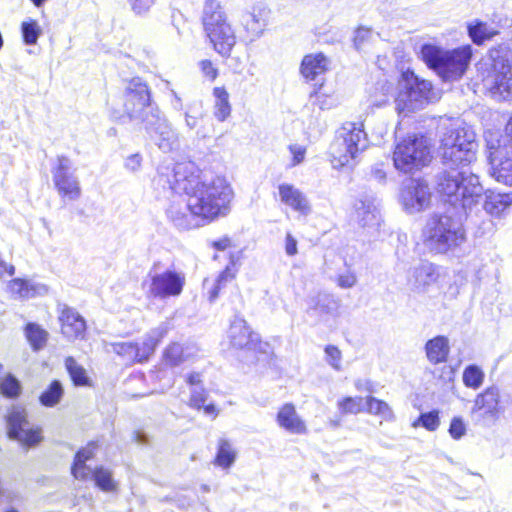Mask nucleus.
Segmentation results:
<instances>
[{
    "label": "nucleus",
    "instance_id": "obj_21",
    "mask_svg": "<svg viewBox=\"0 0 512 512\" xmlns=\"http://www.w3.org/2000/svg\"><path fill=\"white\" fill-rule=\"evenodd\" d=\"M198 352L199 348L194 343L173 342L164 350L163 360L166 365L176 367L193 361L197 357Z\"/></svg>",
    "mask_w": 512,
    "mask_h": 512
},
{
    "label": "nucleus",
    "instance_id": "obj_31",
    "mask_svg": "<svg viewBox=\"0 0 512 512\" xmlns=\"http://www.w3.org/2000/svg\"><path fill=\"white\" fill-rule=\"evenodd\" d=\"M341 144V141L335 137L329 147L330 161L333 168L336 169L351 165L357 158L354 152Z\"/></svg>",
    "mask_w": 512,
    "mask_h": 512
},
{
    "label": "nucleus",
    "instance_id": "obj_64",
    "mask_svg": "<svg viewBox=\"0 0 512 512\" xmlns=\"http://www.w3.org/2000/svg\"><path fill=\"white\" fill-rule=\"evenodd\" d=\"M355 387L358 391L373 392V385L369 380L359 379L355 381Z\"/></svg>",
    "mask_w": 512,
    "mask_h": 512
},
{
    "label": "nucleus",
    "instance_id": "obj_13",
    "mask_svg": "<svg viewBox=\"0 0 512 512\" xmlns=\"http://www.w3.org/2000/svg\"><path fill=\"white\" fill-rule=\"evenodd\" d=\"M8 436L26 446H33L42 440L39 429H33L27 420L24 408L14 406L7 417Z\"/></svg>",
    "mask_w": 512,
    "mask_h": 512
},
{
    "label": "nucleus",
    "instance_id": "obj_2",
    "mask_svg": "<svg viewBox=\"0 0 512 512\" xmlns=\"http://www.w3.org/2000/svg\"><path fill=\"white\" fill-rule=\"evenodd\" d=\"M475 134L462 123L453 122L445 128L441 138L440 153L448 168L437 178V190L454 209L466 214L478 204L484 189L479 177L468 165L476 158Z\"/></svg>",
    "mask_w": 512,
    "mask_h": 512
},
{
    "label": "nucleus",
    "instance_id": "obj_29",
    "mask_svg": "<svg viewBox=\"0 0 512 512\" xmlns=\"http://www.w3.org/2000/svg\"><path fill=\"white\" fill-rule=\"evenodd\" d=\"M329 60L323 53L308 54L301 63L300 71L307 80H315L317 76L328 70Z\"/></svg>",
    "mask_w": 512,
    "mask_h": 512
},
{
    "label": "nucleus",
    "instance_id": "obj_28",
    "mask_svg": "<svg viewBox=\"0 0 512 512\" xmlns=\"http://www.w3.org/2000/svg\"><path fill=\"white\" fill-rule=\"evenodd\" d=\"M230 344L237 349L249 348L253 342V334L247 323L240 317H235L228 330Z\"/></svg>",
    "mask_w": 512,
    "mask_h": 512
},
{
    "label": "nucleus",
    "instance_id": "obj_34",
    "mask_svg": "<svg viewBox=\"0 0 512 512\" xmlns=\"http://www.w3.org/2000/svg\"><path fill=\"white\" fill-rule=\"evenodd\" d=\"M214 105L213 114L219 122H224L231 115V104L229 101V93L226 88L215 87L213 89Z\"/></svg>",
    "mask_w": 512,
    "mask_h": 512
},
{
    "label": "nucleus",
    "instance_id": "obj_54",
    "mask_svg": "<svg viewBox=\"0 0 512 512\" xmlns=\"http://www.w3.org/2000/svg\"><path fill=\"white\" fill-rule=\"evenodd\" d=\"M290 154L292 155V161L290 166L295 167L301 164L306 156V147L300 144H291L288 147Z\"/></svg>",
    "mask_w": 512,
    "mask_h": 512
},
{
    "label": "nucleus",
    "instance_id": "obj_50",
    "mask_svg": "<svg viewBox=\"0 0 512 512\" xmlns=\"http://www.w3.org/2000/svg\"><path fill=\"white\" fill-rule=\"evenodd\" d=\"M326 362L336 371L342 369V353L337 346L327 345L325 347Z\"/></svg>",
    "mask_w": 512,
    "mask_h": 512
},
{
    "label": "nucleus",
    "instance_id": "obj_25",
    "mask_svg": "<svg viewBox=\"0 0 512 512\" xmlns=\"http://www.w3.org/2000/svg\"><path fill=\"white\" fill-rule=\"evenodd\" d=\"M61 332L69 340L83 338L86 330L84 318L73 308H63L59 317Z\"/></svg>",
    "mask_w": 512,
    "mask_h": 512
},
{
    "label": "nucleus",
    "instance_id": "obj_35",
    "mask_svg": "<svg viewBox=\"0 0 512 512\" xmlns=\"http://www.w3.org/2000/svg\"><path fill=\"white\" fill-rule=\"evenodd\" d=\"M8 289L15 298L28 299L41 293L42 290H45V287L20 278H15L9 282Z\"/></svg>",
    "mask_w": 512,
    "mask_h": 512
},
{
    "label": "nucleus",
    "instance_id": "obj_12",
    "mask_svg": "<svg viewBox=\"0 0 512 512\" xmlns=\"http://www.w3.org/2000/svg\"><path fill=\"white\" fill-rule=\"evenodd\" d=\"M51 172L54 186L61 198L70 201L80 198V182L68 157L58 156L57 163L52 167Z\"/></svg>",
    "mask_w": 512,
    "mask_h": 512
},
{
    "label": "nucleus",
    "instance_id": "obj_32",
    "mask_svg": "<svg viewBox=\"0 0 512 512\" xmlns=\"http://www.w3.org/2000/svg\"><path fill=\"white\" fill-rule=\"evenodd\" d=\"M94 449L95 445L89 444L77 452L71 468L72 474L76 479L87 480L90 477L92 468L86 465V462L94 456Z\"/></svg>",
    "mask_w": 512,
    "mask_h": 512
},
{
    "label": "nucleus",
    "instance_id": "obj_62",
    "mask_svg": "<svg viewBox=\"0 0 512 512\" xmlns=\"http://www.w3.org/2000/svg\"><path fill=\"white\" fill-rule=\"evenodd\" d=\"M186 383L192 388L202 387V375L198 372H192L187 375Z\"/></svg>",
    "mask_w": 512,
    "mask_h": 512
},
{
    "label": "nucleus",
    "instance_id": "obj_14",
    "mask_svg": "<svg viewBox=\"0 0 512 512\" xmlns=\"http://www.w3.org/2000/svg\"><path fill=\"white\" fill-rule=\"evenodd\" d=\"M430 197L427 183L419 179H411L401 191V203L410 214L425 210L430 204Z\"/></svg>",
    "mask_w": 512,
    "mask_h": 512
},
{
    "label": "nucleus",
    "instance_id": "obj_1",
    "mask_svg": "<svg viewBox=\"0 0 512 512\" xmlns=\"http://www.w3.org/2000/svg\"><path fill=\"white\" fill-rule=\"evenodd\" d=\"M155 184L164 190L183 192L185 199H173L166 215L175 227L190 230L204 226L231 211L234 192L225 177L204 175L192 162L161 167Z\"/></svg>",
    "mask_w": 512,
    "mask_h": 512
},
{
    "label": "nucleus",
    "instance_id": "obj_9",
    "mask_svg": "<svg viewBox=\"0 0 512 512\" xmlns=\"http://www.w3.org/2000/svg\"><path fill=\"white\" fill-rule=\"evenodd\" d=\"M170 329V322L165 321L150 330L145 335L141 344L134 342H112L106 343V349L107 351L116 353L127 361L143 362L154 353L156 346L167 335Z\"/></svg>",
    "mask_w": 512,
    "mask_h": 512
},
{
    "label": "nucleus",
    "instance_id": "obj_33",
    "mask_svg": "<svg viewBox=\"0 0 512 512\" xmlns=\"http://www.w3.org/2000/svg\"><path fill=\"white\" fill-rule=\"evenodd\" d=\"M512 204V192L499 193L490 191L484 202L485 211L491 216H500Z\"/></svg>",
    "mask_w": 512,
    "mask_h": 512
},
{
    "label": "nucleus",
    "instance_id": "obj_4",
    "mask_svg": "<svg viewBox=\"0 0 512 512\" xmlns=\"http://www.w3.org/2000/svg\"><path fill=\"white\" fill-rule=\"evenodd\" d=\"M421 57L427 66L437 72L445 81L460 79L466 72L471 58L472 47L464 45L452 50H444L431 44L421 48Z\"/></svg>",
    "mask_w": 512,
    "mask_h": 512
},
{
    "label": "nucleus",
    "instance_id": "obj_53",
    "mask_svg": "<svg viewBox=\"0 0 512 512\" xmlns=\"http://www.w3.org/2000/svg\"><path fill=\"white\" fill-rule=\"evenodd\" d=\"M199 68L203 77L210 82L215 81L219 75L218 68L208 59L201 60L199 62Z\"/></svg>",
    "mask_w": 512,
    "mask_h": 512
},
{
    "label": "nucleus",
    "instance_id": "obj_3",
    "mask_svg": "<svg viewBox=\"0 0 512 512\" xmlns=\"http://www.w3.org/2000/svg\"><path fill=\"white\" fill-rule=\"evenodd\" d=\"M422 237L425 248L434 254L452 251L466 240L461 217L447 213L429 218Z\"/></svg>",
    "mask_w": 512,
    "mask_h": 512
},
{
    "label": "nucleus",
    "instance_id": "obj_38",
    "mask_svg": "<svg viewBox=\"0 0 512 512\" xmlns=\"http://www.w3.org/2000/svg\"><path fill=\"white\" fill-rule=\"evenodd\" d=\"M366 411L370 414L380 416L386 421H391L394 419V413L391 407L380 399H377L372 396H368L365 398Z\"/></svg>",
    "mask_w": 512,
    "mask_h": 512
},
{
    "label": "nucleus",
    "instance_id": "obj_8",
    "mask_svg": "<svg viewBox=\"0 0 512 512\" xmlns=\"http://www.w3.org/2000/svg\"><path fill=\"white\" fill-rule=\"evenodd\" d=\"M399 89L395 99L396 110L400 114H407L422 109L430 101L432 84L418 78L413 71L406 70L402 72Z\"/></svg>",
    "mask_w": 512,
    "mask_h": 512
},
{
    "label": "nucleus",
    "instance_id": "obj_20",
    "mask_svg": "<svg viewBox=\"0 0 512 512\" xmlns=\"http://www.w3.org/2000/svg\"><path fill=\"white\" fill-rule=\"evenodd\" d=\"M278 194L281 203L301 215L311 213V205L307 196L297 187L289 183H281L278 186Z\"/></svg>",
    "mask_w": 512,
    "mask_h": 512
},
{
    "label": "nucleus",
    "instance_id": "obj_27",
    "mask_svg": "<svg viewBox=\"0 0 512 512\" xmlns=\"http://www.w3.org/2000/svg\"><path fill=\"white\" fill-rule=\"evenodd\" d=\"M340 307V301L330 294H318L309 300L306 314L310 317H323L336 315Z\"/></svg>",
    "mask_w": 512,
    "mask_h": 512
},
{
    "label": "nucleus",
    "instance_id": "obj_26",
    "mask_svg": "<svg viewBox=\"0 0 512 512\" xmlns=\"http://www.w3.org/2000/svg\"><path fill=\"white\" fill-rule=\"evenodd\" d=\"M276 422L279 427L291 434L302 435L307 433V426L304 420L298 415L295 406L291 403H286L280 407L276 416Z\"/></svg>",
    "mask_w": 512,
    "mask_h": 512
},
{
    "label": "nucleus",
    "instance_id": "obj_15",
    "mask_svg": "<svg viewBox=\"0 0 512 512\" xmlns=\"http://www.w3.org/2000/svg\"><path fill=\"white\" fill-rule=\"evenodd\" d=\"M145 129L162 152L169 153L178 148V135L162 114L150 116Z\"/></svg>",
    "mask_w": 512,
    "mask_h": 512
},
{
    "label": "nucleus",
    "instance_id": "obj_23",
    "mask_svg": "<svg viewBox=\"0 0 512 512\" xmlns=\"http://www.w3.org/2000/svg\"><path fill=\"white\" fill-rule=\"evenodd\" d=\"M353 215L362 227H377L380 224L381 216L373 197L364 196L357 199Z\"/></svg>",
    "mask_w": 512,
    "mask_h": 512
},
{
    "label": "nucleus",
    "instance_id": "obj_47",
    "mask_svg": "<svg viewBox=\"0 0 512 512\" xmlns=\"http://www.w3.org/2000/svg\"><path fill=\"white\" fill-rule=\"evenodd\" d=\"M338 407L343 414H357L364 410V399L362 397H345L338 402Z\"/></svg>",
    "mask_w": 512,
    "mask_h": 512
},
{
    "label": "nucleus",
    "instance_id": "obj_43",
    "mask_svg": "<svg viewBox=\"0 0 512 512\" xmlns=\"http://www.w3.org/2000/svg\"><path fill=\"white\" fill-rule=\"evenodd\" d=\"M485 374L483 370L474 364L468 365L462 375L463 383L471 389H478L484 382Z\"/></svg>",
    "mask_w": 512,
    "mask_h": 512
},
{
    "label": "nucleus",
    "instance_id": "obj_5",
    "mask_svg": "<svg viewBox=\"0 0 512 512\" xmlns=\"http://www.w3.org/2000/svg\"><path fill=\"white\" fill-rule=\"evenodd\" d=\"M205 32L217 53L227 57L236 43L233 28L227 21L226 14L217 0H207L203 9Z\"/></svg>",
    "mask_w": 512,
    "mask_h": 512
},
{
    "label": "nucleus",
    "instance_id": "obj_55",
    "mask_svg": "<svg viewBox=\"0 0 512 512\" xmlns=\"http://www.w3.org/2000/svg\"><path fill=\"white\" fill-rule=\"evenodd\" d=\"M128 2L136 15L143 16L148 13L155 0H128Z\"/></svg>",
    "mask_w": 512,
    "mask_h": 512
},
{
    "label": "nucleus",
    "instance_id": "obj_30",
    "mask_svg": "<svg viewBox=\"0 0 512 512\" xmlns=\"http://www.w3.org/2000/svg\"><path fill=\"white\" fill-rule=\"evenodd\" d=\"M449 351V341L445 336H436L428 340L425 344L427 359L433 365L446 362Z\"/></svg>",
    "mask_w": 512,
    "mask_h": 512
},
{
    "label": "nucleus",
    "instance_id": "obj_57",
    "mask_svg": "<svg viewBox=\"0 0 512 512\" xmlns=\"http://www.w3.org/2000/svg\"><path fill=\"white\" fill-rule=\"evenodd\" d=\"M497 147L507 148L508 151L512 152V116L505 126V134L498 140Z\"/></svg>",
    "mask_w": 512,
    "mask_h": 512
},
{
    "label": "nucleus",
    "instance_id": "obj_46",
    "mask_svg": "<svg viewBox=\"0 0 512 512\" xmlns=\"http://www.w3.org/2000/svg\"><path fill=\"white\" fill-rule=\"evenodd\" d=\"M21 31L24 43L34 45L37 43L42 30L35 20L25 21L21 25Z\"/></svg>",
    "mask_w": 512,
    "mask_h": 512
},
{
    "label": "nucleus",
    "instance_id": "obj_39",
    "mask_svg": "<svg viewBox=\"0 0 512 512\" xmlns=\"http://www.w3.org/2000/svg\"><path fill=\"white\" fill-rule=\"evenodd\" d=\"M65 367L76 386H87L90 384L89 377L86 370L77 363L73 357H67L65 360Z\"/></svg>",
    "mask_w": 512,
    "mask_h": 512
},
{
    "label": "nucleus",
    "instance_id": "obj_61",
    "mask_svg": "<svg viewBox=\"0 0 512 512\" xmlns=\"http://www.w3.org/2000/svg\"><path fill=\"white\" fill-rule=\"evenodd\" d=\"M285 252L288 256H294L298 252L297 240L290 233L286 235Z\"/></svg>",
    "mask_w": 512,
    "mask_h": 512
},
{
    "label": "nucleus",
    "instance_id": "obj_58",
    "mask_svg": "<svg viewBox=\"0 0 512 512\" xmlns=\"http://www.w3.org/2000/svg\"><path fill=\"white\" fill-rule=\"evenodd\" d=\"M357 282L356 275L351 271H346L338 276L337 284L341 288L347 289L353 287Z\"/></svg>",
    "mask_w": 512,
    "mask_h": 512
},
{
    "label": "nucleus",
    "instance_id": "obj_16",
    "mask_svg": "<svg viewBox=\"0 0 512 512\" xmlns=\"http://www.w3.org/2000/svg\"><path fill=\"white\" fill-rule=\"evenodd\" d=\"M488 148L491 176L499 183L512 186V152L493 144Z\"/></svg>",
    "mask_w": 512,
    "mask_h": 512
},
{
    "label": "nucleus",
    "instance_id": "obj_51",
    "mask_svg": "<svg viewBox=\"0 0 512 512\" xmlns=\"http://www.w3.org/2000/svg\"><path fill=\"white\" fill-rule=\"evenodd\" d=\"M0 388L2 393L8 397H16L20 393V383L15 377L11 375L7 376L2 381Z\"/></svg>",
    "mask_w": 512,
    "mask_h": 512
},
{
    "label": "nucleus",
    "instance_id": "obj_6",
    "mask_svg": "<svg viewBox=\"0 0 512 512\" xmlns=\"http://www.w3.org/2000/svg\"><path fill=\"white\" fill-rule=\"evenodd\" d=\"M482 80L495 96L507 99L512 88L511 53L507 48L493 49L489 58L482 64Z\"/></svg>",
    "mask_w": 512,
    "mask_h": 512
},
{
    "label": "nucleus",
    "instance_id": "obj_63",
    "mask_svg": "<svg viewBox=\"0 0 512 512\" xmlns=\"http://www.w3.org/2000/svg\"><path fill=\"white\" fill-rule=\"evenodd\" d=\"M15 273V267L11 264H8L0 257V278L4 275L12 276Z\"/></svg>",
    "mask_w": 512,
    "mask_h": 512
},
{
    "label": "nucleus",
    "instance_id": "obj_42",
    "mask_svg": "<svg viewBox=\"0 0 512 512\" xmlns=\"http://www.w3.org/2000/svg\"><path fill=\"white\" fill-rule=\"evenodd\" d=\"M26 337L31 344L33 350L42 349L46 342L48 333L35 323H29L26 326Z\"/></svg>",
    "mask_w": 512,
    "mask_h": 512
},
{
    "label": "nucleus",
    "instance_id": "obj_40",
    "mask_svg": "<svg viewBox=\"0 0 512 512\" xmlns=\"http://www.w3.org/2000/svg\"><path fill=\"white\" fill-rule=\"evenodd\" d=\"M63 386L58 380L52 381L49 387L40 395V403L46 407H54L63 396Z\"/></svg>",
    "mask_w": 512,
    "mask_h": 512
},
{
    "label": "nucleus",
    "instance_id": "obj_59",
    "mask_svg": "<svg viewBox=\"0 0 512 512\" xmlns=\"http://www.w3.org/2000/svg\"><path fill=\"white\" fill-rule=\"evenodd\" d=\"M316 101L321 109H330L337 104L335 98L329 97L323 93L316 94Z\"/></svg>",
    "mask_w": 512,
    "mask_h": 512
},
{
    "label": "nucleus",
    "instance_id": "obj_49",
    "mask_svg": "<svg viewBox=\"0 0 512 512\" xmlns=\"http://www.w3.org/2000/svg\"><path fill=\"white\" fill-rule=\"evenodd\" d=\"M440 424L437 411L422 413L419 418L413 423L414 427L422 426L429 431H435Z\"/></svg>",
    "mask_w": 512,
    "mask_h": 512
},
{
    "label": "nucleus",
    "instance_id": "obj_11",
    "mask_svg": "<svg viewBox=\"0 0 512 512\" xmlns=\"http://www.w3.org/2000/svg\"><path fill=\"white\" fill-rule=\"evenodd\" d=\"M147 277L148 280L144 282V285H147V296L160 300L179 296L186 281L183 272L173 269L159 271L156 265L149 271Z\"/></svg>",
    "mask_w": 512,
    "mask_h": 512
},
{
    "label": "nucleus",
    "instance_id": "obj_45",
    "mask_svg": "<svg viewBox=\"0 0 512 512\" xmlns=\"http://www.w3.org/2000/svg\"><path fill=\"white\" fill-rule=\"evenodd\" d=\"M469 36L475 44H482L485 40L492 38L497 32L483 22H476L468 26Z\"/></svg>",
    "mask_w": 512,
    "mask_h": 512
},
{
    "label": "nucleus",
    "instance_id": "obj_37",
    "mask_svg": "<svg viewBox=\"0 0 512 512\" xmlns=\"http://www.w3.org/2000/svg\"><path fill=\"white\" fill-rule=\"evenodd\" d=\"M236 273L237 269L235 268L234 259L231 257L230 265L226 266V268L218 275L213 287L209 291V300L211 302L215 301L219 295L220 290L225 287L228 282L235 278Z\"/></svg>",
    "mask_w": 512,
    "mask_h": 512
},
{
    "label": "nucleus",
    "instance_id": "obj_60",
    "mask_svg": "<svg viewBox=\"0 0 512 512\" xmlns=\"http://www.w3.org/2000/svg\"><path fill=\"white\" fill-rule=\"evenodd\" d=\"M142 157L139 154H133L127 157L125 167L130 171H137L141 167Z\"/></svg>",
    "mask_w": 512,
    "mask_h": 512
},
{
    "label": "nucleus",
    "instance_id": "obj_17",
    "mask_svg": "<svg viewBox=\"0 0 512 512\" xmlns=\"http://www.w3.org/2000/svg\"><path fill=\"white\" fill-rule=\"evenodd\" d=\"M438 278V267L428 261H423L409 270L407 281L412 291L426 293Z\"/></svg>",
    "mask_w": 512,
    "mask_h": 512
},
{
    "label": "nucleus",
    "instance_id": "obj_18",
    "mask_svg": "<svg viewBox=\"0 0 512 512\" xmlns=\"http://www.w3.org/2000/svg\"><path fill=\"white\" fill-rule=\"evenodd\" d=\"M335 137L341 141V145L348 147L357 157L368 147L367 134L362 123H344L338 129Z\"/></svg>",
    "mask_w": 512,
    "mask_h": 512
},
{
    "label": "nucleus",
    "instance_id": "obj_10",
    "mask_svg": "<svg viewBox=\"0 0 512 512\" xmlns=\"http://www.w3.org/2000/svg\"><path fill=\"white\" fill-rule=\"evenodd\" d=\"M124 111L132 121H140L146 127L149 117L161 114L151 101L150 91L141 78H133L126 87Z\"/></svg>",
    "mask_w": 512,
    "mask_h": 512
},
{
    "label": "nucleus",
    "instance_id": "obj_48",
    "mask_svg": "<svg viewBox=\"0 0 512 512\" xmlns=\"http://www.w3.org/2000/svg\"><path fill=\"white\" fill-rule=\"evenodd\" d=\"M378 38V34L369 28L360 27L356 30L354 36V45L358 50H364L368 43Z\"/></svg>",
    "mask_w": 512,
    "mask_h": 512
},
{
    "label": "nucleus",
    "instance_id": "obj_7",
    "mask_svg": "<svg viewBox=\"0 0 512 512\" xmlns=\"http://www.w3.org/2000/svg\"><path fill=\"white\" fill-rule=\"evenodd\" d=\"M429 140L423 135H409L399 141L394 149L393 162L397 170L412 173L431 161Z\"/></svg>",
    "mask_w": 512,
    "mask_h": 512
},
{
    "label": "nucleus",
    "instance_id": "obj_41",
    "mask_svg": "<svg viewBox=\"0 0 512 512\" xmlns=\"http://www.w3.org/2000/svg\"><path fill=\"white\" fill-rule=\"evenodd\" d=\"M88 479H93L95 484L106 492L113 491L116 488V483L112 477L111 471L103 467L92 469V473Z\"/></svg>",
    "mask_w": 512,
    "mask_h": 512
},
{
    "label": "nucleus",
    "instance_id": "obj_19",
    "mask_svg": "<svg viewBox=\"0 0 512 512\" xmlns=\"http://www.w3.org/2000/svg\"><path fill=\"white\" fill-rule=\"evenodd\" d=\"M335 137L341 141V145L348 147L357 157L368 147L367 134L362 123H344L338 129Z\"/></svg>",
    "mask_w": 512,
    "mask_h": 512
},
{
    "label": "nucleus",
    "instance_id": "obj_56",
    "mask_svg": "<svg viewBox=\"0 0 512 512\" xmlns=\"http://www.w3.org/2000/svg\"><path fill=\"white\" fill-rule=\"evenodd\" d=\"M466 432V426L463 420L459 417L452 419L449 427V433L452 438L460 439Z\"/></svg>",
    "mask_w": 512,
    "mask_h": 512
},
{
    "label": "nucleus",
    "instance_id": "obj_52",
    "mask_svg": "<svg viewBox=\"0 0 512 512\" xmlns=\"http://www.w3.org/2000/svg\"><path fill=\"white\" fill-rule=\"evenodd\" d=\"M207 392L204 387H194L191 389L189 406L195 409H201L206 402Z\"/></svg>",
    "mask_w": 512,
    "mask_h": 512
},
{
    "label": "nucleus",
    "instance_id": "obj_24",
    "mask_svg": "<svg viewBox=\"0 0 512 512\" xmlns=\"http://www.w3.org/2000/svg\"><path fill=\"white\" fill-rule=\"evenodd\" d=\"M499 399V389L495 386L488 387L476 396L472 413H481L484 418L495 420L499 412Z\"/></svg>",
    "mask_w": 512,
    "mask_h": 512
},
{
    "label": "nucleus",
    "instance_id": "obj_22",
    "mask_svg": "<svg viewBox=\"0 0 512 512\" xmlns=\"http://www.w3.org/2000/svg\"><path fill=\"white\" fill-rule=\"evenodd\" d=\"M269 17L270 9L262 4H258L242 16V24L252 39H257L262 36L266 29Z\"/></svg>",
    "mask_w": 512,
    "mask_h": 512
},
{
    "label": "nucleus",
    "instance_id": "obj_36",
    "mask_svg": "<svg viewBox=\"0 0 512 512\" xmlns=\"http://www.w3.org/2000/svg\"><path fill=\"white\" fill-rule=\"evenodd\" d=\"M393 92V84L387 81L378 82L374 91L369 95V104L373 107H383L389 103Z\"/></svg>",
    "mask_w": 512,
    "mask_h": 512
},
{
    "label": "nucleus",
    "instance_id": "obj_44",
    "mask_svg": "<svg viewBox=\"0 0 512 512\" xmlns=\"http://www.w3.org/2000/svg\"><path fill=\"white\" fill-rule=\"evenodd\" d=\"M236 452L232 445L226 439L219 441L218 451L216 455V464L223 468L230 467L235 461Z\"/></svg>",
    "mask_w": 512,
    "mask_h": 512
}]
</instances>
